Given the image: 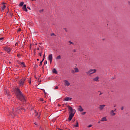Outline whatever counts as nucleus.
Listing matches in <instances>:
<instances>
[{"label": "nucleus", "mask_w": 130, "mask_h": 130, "mask_svg": "<svg viewBox=\"0 0 130 130\" xmlns=\"http://www.w3.org/2000/svg\"><path fill=\"white\" fill-rule=\"evenodd\" d=\"M52 59H53L52 54H50L48 57V60H49L50 63H52Z\"/></svg>", "instance_id": "0eeeda50"}, {"label": "nucleus", "mask_w": 130, "mask_h": 130, "mask_svg": "<svg viewBox=\"0 0 130 130\" xmlns=\"http://www.w3.org/2000/svg\"><path fill=\"white\" fill-rule=\"evenodd\" d=\"M35 125H37V123L36 122L35 123Z\"/></svg>", "instance_id": "37998d69"}, {"label": "nucleus", "mask_w": 130, "mask_h": 130, "mask_svg": "<svg viewBox=\"0 0 130 130\" xmlns=\"http://www.w3.org/2000/svg\"><path fill=\"white\" fill-rule=\"evenodd\" d=\"M93 82H99V77L97 76L93 79Z\"/></svg>", "instance_id": "f8f14e48"}, {"label": "nucleus", "mask_w": 130, "mask_h": 130, "mask_svg": "<svg viewBox=\"0 0 130 130\" xmlns=\"http://www.w3.org/2000/svg\"><path fill=\"white\" fill-rule=\"evenodd\" d=\"M31 1H35V0H31Z\"/></svg>", "instance_id": "8fccbe9b"}, {"label": "nucleus", "mask_w": 130, "mask_h": 130, "mask_svg": "<svg viewBox=\"0 0 130 130\" xmlns=\"http://www.w3.org/2000/svg\"><path fill=\"white\" fill-rule=\"evenodd\" d=\"M121 110H123V107H122L121 108Z\"/></svg>", "instance_id": "c9c22d12"}, {"label": "nucleus", "mask_w": 130, "mask_h": 130, "mask_svg": "<svg viewBox=\"0 0 130 130\" xmlns=\"http://www.w3.org/2000/svg\"><path fill=\"white\" fill-rule=\"evenodd\" d=\"M69 42L70 43V44H73V42L69 41Z\"/></svg>", "instance_id": "e433bc0d"}, {"label": "nucleus", "mask_w": 130, "mask_h": 130, "mask_svg": "<svg viewBox=\"0 0 130 130\" xmlns=\"http://www.w3.org/2000/svg\"><path fill=\"white\" fill-rule=\"evenodd\" d=\"M25 81H26V79L25 78L20 80L19 81V86H21L22 87H23V86H24Z\"/></svg>", "instance_id": "423d86ee"}, {"label": "nucleus", "mask_w": 130, "mask_h": 130, "mask_svg": "<svg viewBox=\"0 0 130 130\" xmlns=\"http://www.w3.org/2000/svg\"><path fill=\"white\" fill-rule=\"evenodd\" d=\"M116 111V109H115V110H114V112Z\"/></svg>", "instance_id": "79ce46f5"}, {"label": "nucleus", "mask_w": 130, "mask_h": 130, "mask_svg": "<svg viewBox=\"0 0 130 130\" xmlns=\"http://www.w3.org/2000/svg\"><path fill=\"white\" fill-rule=\"evenodd\" d=\"M78 110V111H80V112H83V111H84V109H83V108H82L81 106H79Z\"/></svg>", "instance_id": "1a4fd4ad"}, {"label": "nucleus", "mask_w": 130, "mask_h": 130, "mask_svg": "<svg viewBox=\"0 0 130 130\" xmlns=\"http://www.w3.org/2000/svg\"><path fill=\"white\" fill-rule=\"evenodd\" d=\"M17 45H18V43H16L15 44V46H17Z\"/></svg>", "instance_id": "ea45409f"}, {"label": "nucleus", "mask_w": 130, "mask_h": 130, "mask_svg": "<svg viewBox=\"0 0 130 130\" xmlns=\"http://www.w3.org/2000/svg\"><path fill=\"white\" fill-rule=\"evenodd\" d=\"M60 58H61L60 55H58L56 57V59H60Z\"/></svg>", "instance_id": "393cba45"}, {"label": "nucleus", "mask_w": 130, "mask_h": 130, "mask_svg": "<svg viewBox=\"0 0 130 130\" xmlns=\"http://www.w3.org/2000/svg\"><path fill=\"white\" fill-rule=\"evenodd\" d=\"M38 50H39V48H38Z\"/></svg>", "instance_id": "a18cd8bd"}, {"label": "nucleus", "mask_w": 130, "mask_h": 130, "mask_svg": "<svg viewBox=\"0 0 130 130\" xmlns=\"http://www.w3.org/2000/svg\"><path fill=\"white\" fill-rule=\"evenodd\" d=\"M101 121H107V119L106 117H104L102 118Z\"/></svg>", "instance_id": "6ab92c4d"}, {"label": "nucleus", "mask_w": 130, "mask_h": 130, "mask_svg": "<svg viewBox=\"0 0 130 130\" xmlns=\"http://www.w3.org/2000/svg\"><path fill=\"white\" fill-rule=\"evenodd\" d=\"M111 115H112V116H114L115 115V113H114V110H112L111 112Z\"/></svg>", "instance_id": "412c9836"}, {"label": "nucleus", "mask_w": 130, "mask_h": 130, "mask_svg": "<svg viewBox=\"0 0 130 130\" xmlns=\"http://www.w3.org/2000/svg\"><path fill=\"white\" fill-rule=\"evenodd\" d=\"M27 9H28V10H31V8H30L29 7H27Z\"/></svg>", "instance_id": "f704fd0d"}, {"label": "nucleus", "mask_w": 130, "mask_h": 130, "mask_svg": "<svg viewBox=\"0 0 130 130\" xmlns=\"http://www.w3.org/2000/svg\"><path fill=\"white\" fill-rule=\"evenodd\" d=\"M52 35H53V36H54V34L53 33V34H52L51 35V36H52Z\"/></svg>", "instance_id": "58836bf2"}, {"label": "nucleus", "mask_w": 130, "mask_h": 130, "mask_svg": "<svg viewBox=\"0 0 130 130\" xmlns=\"http://www.w3.org/2000/svg\"><path fill=\"white\" fill-rule=\"evenodd\" d=\"M22 9L23 10V11H24V12H28V9H27V5H23Z\"/></svg>", "instance_id": "6e6552de"}, {"label": "nucleus", "mask_w": 130, "mask_h": 130, "mask_svg": "<svg viewBox=\"0 0 130 130\" xmlns=\"http://www.w3.org/2000/svg\"><path fill=\"white\" fill-rule=\"evenodd\" d=\"M105 107V105H101L100 106V107L99 108L100 110H103V108Z\"/></svg>", "instance_id": "f3484780"}, {"label": "nucleus", "mask_w": 130, "mask_h": 130, "mask_svg": "<svg viewBox=\"0 0 130 130\" xmlns=\"http://www.w3.org/2000/svg\"><path fill=\"white\" fill-rule=\"evenodd\" d=\"M19 64H20L22 68H26V66L25 65V63L24 62H19Z\"/></svg>", "instance_id": "dca6fc26"}, {"label": "nucleus", "mask_w": 130, "mask_h": 130, "mask_svg": "<svg viewBox=\"0 0 130 130\" xmlns=\"http://www.w3.org/2000/svg\"><path fill=\"white\" fill-rule=\"evenodd\" d=\"M4 50L6 51L7 53H11V52L12 51V48L9 47V46H6L4 47Z\"/></svg>", "instance_id": "7ed1b4c3"}, {"label": "nucleus", "mask_w": 130, "mask_h": 130, "mask_svg": "<svg viewBox=\"0 0 130 130\" xmlns=\"http://www.w3.org/2000/svg\"><path fill=\"white\" fill-rule=\"evenodd\" d=\"M16 95L17 96L18 99H19L20 101H23V102H25V98H24V95H23L22 92H21V90H20V89H19V88L18 87L16 88Z\"/></svg>", "instance_id": "f257e3e1"}, {"label": "nucleus", "mask_w": 130, "mask_h": 130, "mask_svg": "<svg viewBox=\"0 0 130 130\" xmlns=\"http://www.w3.org/2000/svg\"><path fill=\"white\" fill-rule=\"evenodd\" d=\"M22 109V110H24V109Z\"/></svg>", "instance_id": "09e8293b"}, {"label": "nucleus", "mask_w": 130, "mask_h": 130, "mask_svg": "<svg viewBox=\"0 0 130 130\" xmlns=\"http://www.w3.org/2000/svg\"><path fill=\"white\" fill-rule=\"evenodd\" d=\"M21 31V28L18 29V32H20Z\"/></svg>", "instance_id": "473e14b6"}, {"label": "nucleus", "mask_w": 130, "mask_h": 130, "mask_svg": "<svg viewBox=\"0 0 130 130\" xmlns=\"http://www.w3.org/2000/svg\"><path fill=\"white\" fill-rule=\"evenodd\" d=\"M76 49L73 50V52H76Z\"/></svg>", "instance_id": "4c0bfd02"}, {"label": "nucleus", "mask_w": 130, "mask_h": 130, "mask_svg": "<svg viewBox=\"0 0 130 130\" xmlns=\"http://www.w3.org/2000/svg\"><path fill=\"white\" fill-rule=\"evenodd\" d=\"M39 55H40V56H42V53L40 52L39 53Z\"/></svg>", "instance_id": "c85d7f7f"}, {"label": "nucleus", "mask_w": 130, "mask_h": 130, "mask_svg": "<svg viewBox=\"0 0 130 130\" xmlns=\"http://www.w3.org/2000/svg\"><path fill=\"white\" fill-rule=\"evenodd\" d=\"M52 72H53V74H57V71H56V69H54L52 70Z\"/></svg>", "instance_id": "4be33fe9"}, {"label": "nucleus", "mask_w": 130, "mask_h": 130, "mask_svg": "<svg viewBox=\"0 0 130 130\" xmlns=\"http://www.w3.org/2000/svg\"><path fill=\"white\" fill-rule=\"evenodd\" d=\"M96 72V69H90L87 72H86V74L87 75H92V74H95Z\"/></svg>", "instance_id": "20e7f679"}, {"label": "nucleus", "mask_w": 130, "mask_h": 130, "mask_svg": "<svg viewBox=\"0 0 130 130\" xmlns=\"http://www.w3.org/2000/svg\"><path fill=\"white\" fill-rule=\"evenodd\" d=\"M45 56V54L44 55L43 59L40 62V66H42V62H43V60H44Z\"/></svg>", "instance_id": "5701e85b"}, {"label": "nucleus", "mask_w": 130, "mask_h": 130, "mask_svg": "<svg viewBox=\"0 0 130 130\" xmlns=\"http://www.w3.org/2000/svg\"><path fill=\"white\" fill-rule=\"evenodd\" d=\"M82 115H85L86 114V112L82 113Z\"/></svg>", "instance_id": "cd10ccee"}, {"label": "nucleus", "mask_w": 130, "mask_h": 130, "mask_svg": "<svg viewBox=\"0 0 130 130\" xmlns=\"http://www.w3.org/2000/svg\"><path fill=\"white\" fill-rule=\"evenodd\" d=\"M0 41H1V42L4 41V38H0Z\"/></svg>", "instance_id": "bb28decb"}, {"label": "nucleus", "mask_w": 130, "mask_h": 130, "mask_svg": "<svg viewBox=\"0 0 130 130\" xmlns=\"http://www.w3.org/2000/svg\"><path fill=\"white\" fill-rule=\"evenodd\" d=\"M37 60H38V61L39 60V59H37Z\"/></svg>", "instance_id": "49530a36"}, {"label": "nucleus", "mask_w": 130, "mask_h": 130, "mask_svg": "<svg viewBox=\"0 0 130 130\" xmlns=\"http://www.w3.org/2000/svg\"><path fill=\"white\" fill-rule=\"evenodd\" d=\"M23 6H24V2H21L19 4V6L20 7H23Z\"/></svg>", "instance_id": "b1692460"}, {"label": "nucleus", "mask_w": 130, "mask_h": 130, "mask_svg": "<svg viewBox=\"0 0 130 130\" xmlns=\"http://www.w3.org/2000/svg\"><path fill=\"white\" fill-rule=\"evenodd\" d=\"M36 115L38 116V119H40V115H41V112H39L38 113H36Z\"/></svg>", "instance_id": "ddd939ff"}, {"label": "nucleus", "mask_w": 130, "mask_h": 130, "mask_svg": "<svg viewBox=\"0 0 130 130\" xmlns=\"http://www.w3.org/2000/svg\"><path fill=\"white\" fill-rule=\"evenodd\" d=\"M101 94H102V93H101L100 94V95H101Z\"/></svg>", "instance_id": "de8ad7c7"}, {"label": "nucleus", "mask_w": 130, "mask_h": 130, "mask_svg": "<svg viewBox=\"0 0 130 130\" xmlns=\"http://www.w3.org/2000/svg\"><path fill=\"white\" fill-rule=\"evenodd\" d=\"M88 127H92V125L91 124L89 125Z\"/></svg>", "instance_id": "c756f323"}, {"label": "nucleus", "mask_w": 130, "mask_h": 130, "mask_svg": "<svg viewBox=\"0 0 130 130\" xmlns=\"http://www.w3.org/2000/svg\"><path fill=\"white\" fill-rule=\"evenodd\" d=\"M63 82L65 84V86H70V85H71V84L70 83V82H69V81L68 80H64Z\"/></svg>", "instance_id": "9d476101"}, {"label": "nucleus", "mask_w": 130, "mask_h": 130, "mask_svg": "<svg viewBox=\"0 0 130 130\" xmlns=\"http://www.w3.org/2000/svg\"><path fill=\"white\" fill-rule=\"evenodd\" d=\"M17 56H18V57H20V56H21V55H20V54H18Z\"/></svg>", "instance_id": "7c9ffc66"}, {"label": "nucleus", "mask_w": 130, "mask_h": 130, "mask_svg": "<svg viewBox=\"0 0 130 130\" xmlns=\"http://www.w3.org/2000/svg\"><path fill=\"white\" fill-rule=\"evenodd\" d=\"M47 64V61H46V62L44 63V64Z\"/></svg>", "instance_id": "72a5a7b5"}, {"label": "nucleus", "mask_w": 130, "mask_h": 130, "mask_svg": "<svg viewBox=\"0 0 130 130\" xmlns=\"http://www.w3.org/2000/svg\"><path fill=\"white\" fill-rule=\"evenodd\" d=\"M72 101L71 98L67 97L64 99V101Z\"/></svg>", "instance_id": "a211bd4d"}, {"label": "nucleus", "mask_w": 130, "mask_h": 130, "mask_svg": "<svg viewBox=\"0 0 130 130\" xmlns=\"http://www.w3.org/2000/svg\"><path fill=\"white\" fill-rule=\"evenodd\" d=\"M74 127H79V122H78V121H76V124H73Z\"/></svg>", "instance_id": "2eb2a0df"}, {"label": "nucleus", "mask_w": 130, "mask_h": 130, "mask_svg": "<svg viewBox=\"0 0 130 130\" xmlns=\"http://www.w3.org/2000/svg\"><path fill=\"white\" fill-rule=\"evenodd\" d=\"M29 84H31V80L28 82Z\"/></svg>", "instance_id": "a19ab883"}, {"label": "nucleus", "mask_w": 130, "mask_h": 130, "mask_svg": "<svg viewBox=\"0 0 130 130\" xmlns=\"http://www.w3.org/2000/svg\"><path fill=\"white\" fill-rule=\"evenodd\" d=\"M74 115L73 114L69 115V117L68 118L69 120H72V119H73V117H74Z\"/></svg>", "instance_id": "4468645a"}, {"label": "nucleus", "mask_w": 130, "mask_h": 130, "mask_svg": "<svg viewBox=\"0 0 130 130\" xmlns=\"http://www.w3.org/2000/svg\"><path fill=\"white\" fill-rule=\"evenodd\" d=\"M68 109L70 110L69 115L73 114V115H75V113H74V109H73V108L70 106H68Z\"/></svg>", "instance_id": "39448f33"}, {"label": "nucleus", "mask_w": 130, "mask_h": 130, "mask_svg": "<svg viewBox=\"0 0 130 130\" xmlns=\"http://www.w3.org/2000/svg\"><path fill=\"white\" fill-rule=\"evenodd\" d=\"M20 108H18L16 110V112H15V110L13 109L12 113H10L9 115L12 117H15L17 114L20 113Z\"/></svg>", "instance_id": "f03ea898"}, {"label": "nucleus", "mask_w": 130, "mask_h": 130, "mask_svg": "<svg viewBox=\"0 0 130 130\" xmlns=\"http://www.w3.org/2000/svg\"><path fill=\"white\" fill-rule=\"evenodd\" d=\"M75 73H79V69L78 68L74 69Z\"/></svg>", "instance_id": "a878e982"}, {"label": "nucleus", "mask_w": 130, "mask_h": 130, "mask_svg": "<svg viewBox=\"0 0 130 130\" xmlns=\"http://www.w3.org/2000/svg\"><path fill=\"white\" fill-rule=\"evenodd\" d=\"M4 94H5V95H8V96H10V91H9V90H4Z\"/></svg>", "instance_id": "9b49d317"}, {"label": "nucleus", "mask_w": 130, "mask_h": 130, "mask_svg": "<svg viewBox=\"0 0 130 130\" xmlns=\"http://www.w3.org/2000/svg\"><path fill=\"white\" fill-rule=\"evenodd\" d=\"M55 89H58V86H56V87H55Z\"/></svg>", "instance_id": "2f4dec72"}, {"label": "nucleus", "mask_w": 130, "mask_h": 130, "mask_svg": "<svg viewBox=\"0 0 130 130\" xmlns=\"http://www.w3.org/2000/svg\"><path fill=\"white\" fill-rule=\"evenodd\" d=\"M5 9H6V5H3V7L1 8L2 12H3V11H5Z\"/></svg>", "instance_id": "aec40b11"}, {"label": "nucleus", "mask_w": 130, "mask_h": 130, "mask_svg": "<svg viewBox=\"0 0 130 130\" xmlns=\"http://www.w3.org/2000/svg\"><path fill=\"white\" fill-rule=\"evenodd\" d=\"M64 30H65L66 31H67V28H64Z\"/></svg>", "instance_id": "c03bdc74"}]
</instances>
